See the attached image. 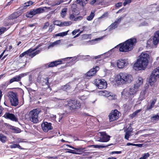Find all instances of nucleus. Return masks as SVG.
<instances>
[{
  "label": "nucleus",
  "mask_w": 159,
  "mask_h": 159,
  "mask_svg": "<svg viewBox=\"0 0 159 159\" xmlns=\"http://www.w3.org/2000/svg\"><path fill=\"white\" fill-rule=\"evenodd\" d=\"M149 57V55L146 52H142L134 65V69L136 70H144L148 65Z\"/></svg>",
  "instance_id": "obj_1"
},
{
  "label": "nucleus",
  "mask_w": 159,
  "mask_h": 159,
  "mask_svg": "<svg viewBox=\"0 0 159 159\" xmlns=\"http://www.w3.org/2000/svg\"><path fill=\"white\" fill-rule=\"evenodd\" d=\"M117 83L119 84L130 83L133 80L132 76L125 73H120L115 78Z\"/></svg>",
  "instance_id": "obj_2"
},
{
  "label": "nucleus",
  "mask_w": 159,
  "mask_h": 159,
  "mask_svg": "<svg viewBox=\"0 0 159 159\" xmlns=\"http://www.w3.org/2000/svg\"><path fill=\"white\" fill-rule=\"evenodd\" d=\"M136 43L135 38H132L128 39L125 43L120 44L119 50L122 52H126L133 49V46Z\"/></svg>",
  "instance_id": "obj_3"
},
{
  "label": "nucleus",
  "mask_w": 159,
  "mask_h": 159,
  "mask_svg": "<svg viewBox=\"0 0 159 159\" xmlns=\"http://www.w3.org/2000/svg\"><path fill=\"white\" fill-rule=\"evenodd\" d=\"M137 89L134 86H131L129 90L125 89L121 93L122 96L124 97L129 98V100H131L137 91Z\"/></svg>",
  "instance_id": "obj_4"
},
{
  "label": "nucleus",
  "mask_w": 159,
  "mask_h": 159,
  "mask_svg": "<svg viewBox=\"0 0 159 159\" xmlns=\"http://www.w3.org/2000/svg\"><path fill=\"white\" fill-rule=\"evenodd\" d=\"M40 112V110L39 108L34 109L30 111L29 115L30 120L34 123H38V115Z\"/></svg>",
  "instance_id": "obj_5"
},
{
  "label": "nucleus",
  "mask_w": 159,
  "mask_h": 159,
  "mask_svg": "<svg viewBox=\"0 0 159 159\" xmlns=\"http://www.w3.org/2000/svg\"><path fill=\"white\" fill-rule=\"evenodd\" d=\"M44 9H50V7H39L36 9L31 10L29 12H27L26 14V16L27 17L31 18L33 16L35 15L36 14L42 13L45 11V10Z\"/></svg>",
  "instance_id": "obj_6"
},
{
  "label": "nucleus",
  "mask_w": 159,
  "mask_h": 159,
  "mask_svg": "<svg viewBox=\"0 0 159 159\" xmlns=\"http://www.w3.org/2000/svg\"><path fill=\"white\" fill-rule=\"evenodd\" d=\"M37 48L34 49H33L31 48L29 49L21 54L19 56V57H22L24 56H25V57L27 58L28 56H29L31 58H33L37 54H39L40 52L39 50L35 51Z\"/></svg>",
  "instance_id": "obj_7"
},
{
  "label": "nucleus",
  "mask_w": 159,
  "mask_h": 159,
  "mask_svg": "<svg viewBox=\"0 0 159 159\" xmlns=\"http://www.w3.org/2000/svg\"><path fill=\"white\" fill-rule=\"evenodd\" d=\"M80 105V103L79 101L70 100L68 102L67 104H66V107L67 109L71 111L79 108Z\"/></svg>",
  "instance_id": "obj_8"
},
{
  "label": "nucleus",
  "mask_w": 159,
  "mask_h": 159,
  "mask_svg": "<svg viewBox=\"0 0 159 159\" xmlns=\"http://www.w3.org/2000/svg\"><path fill=\"white\" fill-rule=\"evenodd\" d=\"M159 79V66L155 69L153 71L149 79V83L151 85H152Z\"/></svg>",
  "instance_id": "obj_9"
},
{
  "label": "nucleus",
  "mask_w": 159,
  "mask_h": 159,
  "mask_svg": "<svg viewBox=\"0 0 159 159\" xmlns=\"http://www.w3.org/2000/svg\"><path fill=\"white\" fill-rule=\"evenodd\" d=\"M96 141L102 142H107L110 140V137L106 134L105 132L98 133L97 135Z\"/></svg>",
  "instance_id": "obj_10"
},
{
  "label": "nucleus",
  "mask_w": 159,
  "mask_h": 159,
  "mask_svg": "<svg viewBox=\"0 0 159 159\" xmlns=\"http://www.w3.org/2000/svg\"><path fill=\"white\" fill-rule=\"evenodd\" d=\"M9 99L12 106H16L18 105L19 100L16 93L11 92L9 94Z\"/></svg>",
  "instance_id": "obj_11"
},
{
  "label": "nucleus",
  "mask_w": 159,
  "mask_h": 159,
  "mask_svg": "<svg viewBox=\"0 0 159 159\" xmlns=\"http://www.w3.org/2000/svg\"><path fill=\"white\" fill-rule=\"evenodd\" d=\"M95 85L98 89H106L107 86V82L103 79L96 80Z\"/></svg>",
  "instance_id": "obj_12"
},
{
  "label": "nucleus",
  "mask_w": 159,
  "mask_h": 159,
  "mask_svg": "<svg viewBox=\"0 0 159 159\" xmlns=\"http://www.w3.org/2000/svg\"><path fill=\"white\" fill-rule=\"evenodd\" d=\"M119 112L116 109L112 111L109 115L110 121H112L117 119L119 117Z\"/></svg>",
  "instance_id": "obj_13"
},
{
  "label": "nucleus",
  "mask_w": 159,
  "mask_h": 159,
  "mask_svg": "<svg viewBox=\"0 0 159 159\" xmlns=\"http://www.w3.org/2000/svg\"><path fill=\"white\" fill-rule=\"evenodd\" d=\"M20 15L18 12H15L10 15L7 18L5 19L7 25L12 24L11 20L16 18L19 16Z\"/></svg>",
  "instance_id": "obj_14"
},
{
  "label": "nucleus",
  "mask_w": 159,
  "mask_h": 159,
  "mask_svg": "<svg viewBox=\"0 0 159 159\" xmlns=\"http://www.w3.org/2000/svg\"><path fill=\"white\" fill-rule=\"evenodd\" d=\"M116 64L119 68L122 69L126 66L128 64V62L127 60L120 59L117 60Z\"/></svg>",
  "instance_id": "obj_15"
},
{
  "label": "nucleus",
  "mask_w": 159,
  "mask_h": 159,
  "mask_svg": "<svg viewBox=\"0 0 159 159\" xmlns=\"http://www.w3.org/2000/svg\"><path fill=\"white\" fill-rule=\"evenodd\" d=\"M41 127L44 132H47L52 129V124L47 122H43L41 124Z\"/></svg>",
  "instance_id": "obj_16"
},
{
  "label": "nucleus",
  "mask_w": 159,
  "mask_h": 159,
  "mask_svg": "<svg viewBox=\"0 0 159 159\" xmlns=\"http://www.w3.org/2000/svg\"><path fill=\"white\" fill-rule=\"evenodd\" d=\"M3 117L5 118L9 119L12 121L16 122L18 120V118L16 117L13 114L9 112L6 113Z\"/></svg>",
  "instance_id": "obj_17"
},
{
  "label": "nucleus",
  "mask_w": 159,
  "mask_h": 159,
  "mask_svg": "<svg viewBox=\"0 0 159 159\" xmlns=\"http://www.w3.org/2000/svg\"><path fill=\"white\" fill-rule=\"evenodd\" d=\"M99 69V67L98 66H96L95 68L91 69L87 72L86 73V75L88 76H93L96 73Z\"/></svg>",
  "instance_id": "obj_18"
},
{
  "label": "nucleus",
  "mask_w": 159,
  "mask_h": 159,
  "mask_svg": "<svg viewBox=\"0 0 159 159\" xmlns=\"http://www.w3.org/2000/svg\"><path fill=\"white\" fill-rule=\"evenodd\" d=\"M123 18L122 17H120L115 21L109 27L110 29H114L116 28L122 19Z\"/></svg>",
  "instance_id": "obj_19"
},
{
  "label": "nucleus",
  "mask_w": 159,
  "mask_h": 159,
  "mask_svg": "<svg viewBox=\"0 0 159 159\" xmlns=\"http://www.w3.org/2000/svg\"><path fill=\"white\" fill-rule=\"evenodd\" d=\"M159 42V30L157 31L154 34L153 38V43L156 45Z\"/></svg>",
  "instance_id": "obj_20"
},
{
  "label": "nucleus",
  "mask_w": 159,
  "mask_h": 159,
  "mask_svg": "<svg viewBox=\"0 0 159 159\" xmlns=\"http://www.w3.org/2000/svg\"><path fill=\"white\" fill-rule=\"evenodd\" d=\"M76 15L74 13H72L70 15L69 18L71 20H73L75 21H77L81 20L83 18L82 16L76 17Z\"/></svg>",
  "instance_id": "obj_21"
},
{
  "label": "nucleus",
  "mask_w": 159,
  "mask_h": 159,
  "mask_svg": "<svg viewBox=\"0 0 159 159\" xmlns=\"http://www.w3.org/2000/svg\"><path fill=\"white\" fill-rule=\"evenodd\" d=\"M62 62L61 61H52L50 63L47 64V68H49L50 67H53L54 66H56L57 65L61 64Z\"/></svg>",
  "instance_id": "obj_22"
},
{
  "label": "nucleus",
  "mask_w": 159,
  "mask_h": 159,
  "mask_svg": "<svg viewBox=\"0 0 159 159\" xmlns=\"http://www.w3.org/2000/svg\"><path fill=\"white\" fill-rule=\"evenodd\" d=\"M143 83V79L141 77H139L137 80H136L135 83L134 84V86L136 88V89H138L139 88L142 84Z\"/></svg>",
  "instance_id": "obj_23"
},
{
  "label": "nucleus",
  "mask_w": 159,
  "mask_h": 159,
  "mask_svg": "<svg viewBox=\"0 0 159 159\" xmlns=\"http://www.w3.org/2000/svg\"><path fill=\"white\" fill-rule=\"evenodd\" d=\"M22 77V76L21 75H20L18 76H15L10 80L9 83L10 84H11L14 82L19 81H20V79Z\"/></svg>",
  "instance_id": "obj_24"
},
{
  "label": "nucleus",
  "mask_w": 159,
  "mask_h": 159,
  "mask_svg": "<svg viewBox=\"0 0 159 159\" xmlns=\"http://www.w3.org/2000/svg\"><path fill=\"white\" fill-rule=\"evenodd\" d=\"M10 128L12 130V132L14 133H19L21 131L20 129L14 126H11Z\"/></svg>",
  "instance_id": "obj_25"
},
{
  "label": "nucleus",
  "mask_w": 159,
  "mask_h": 159,
  "mask_svg": "<svg viewBox=\"0 0 159 159\" xmlns=\"http://www.w3.org/2000/svg\"><path fill=\"white\" fill-rule=\"evenodd\" d=\"M156 101V100L155 99L153 100L151 102L150 105H147V110H149L151 109L153 107L155 104V103Z\"/></svg>",
  "instance_id": "obj_26"
},
{
  "label": "nucleus",
  "mask_w": 159,
  "mask_h": 159,
  "mask_svg": "<svg viewBox=\"0 0 159 159\" xmlns=\"http://www.w3.org/2000/svg\"><path fill=\"white\" fill-rule=\"evenodd\" d=\"M111 93L106 90L101 91L99 92V94L104 96L108 97Z\"/></svg>",
  "instance_id": "obj_27"
},
{
  "label": "nucleus",
  "mask_w": 159,
  "mask_h": 159,
  "mask_svg": "<svg viewBox=\"0 0 159 159\" xmlns=\"http://www.w3.org/2000/svg\"><path fill=\"white\" fill-rule=\"evenodd\" d=\"M67 11V8H64L61 10V16L62 17L64 18L66 14Z\"/></svg>",
  "instance_id": "obj_28"
},
{
  "label": "nucleus",
  "mask_w": 159,
  "mask_h": 159,
  "mask_svg": "<svg viewBox=\"0 0 159 159\" xmlns=\"http://www.w3.org/2000/svg\"><path fill=\"white\" fill-rule=\"evenodd\" d=\"M61 42V40H59L51 43L48 47V48L49 49L53 47L54 46L59 44Z\"/></svg>",
  "instance_id": "obj_29"
},
{
  "label": "nucleus",
  "mask_w": 159,
  "mask_h": 159,
  "mask_svg": "<svg viewBox=\"0 0 159 159\" xmlns=\"http://www.w3.org/2000/svg\"><path fill=\"white\" fill-rule=\"evenodd\" d=\"M150 119L153 121H158L159 120V115L158 114L156 115L153 114L151 117Z\"/></svg>",
  "instance_id": "obj_30"
},
{
  "label": "nucleus",
  "mask_w": 159,
  "mask_h": 159,
  "mask_svg": "<svg viewBox=\"0 0 159 159\" xmlns=\"http://www.w3.org/2000/svg\"><path fill=\"white\" fill-rule=\"evenodd\" d=\"M145 90H142V91L140 93L139 96V99L140 100H142L145 98Z\"/></svg>",
  "instance_id": "obj_31"
},
{
  "label": "nucleus",
  "mask_w": 159,
  "mask_h": 159,
  "mask_svg": "<svg viewBox=\"0 0 159 159\" xmlns=\"http://www.w3.org/2000/svg\"><path fill=\"white\" fill-rule=\"evenodd\" d=\"M132 130L130 128L129 129V130L128 131L127 130L125 133V138L127 139L128 140L129 138V136L131 135V132H132Z\"/></svg>",
  "instance_id": "obj_32"
},
{
  "label": "nucleus",
  "mask_w": 159,
  "mask_h": 159,
  "mask_svg": "<svg viewBox=\"0 0 159 159\" xmlns=\"http://www.w3.org/2000/svg\"><path fill=\"white\" fill-rule=\"evenodd\" d=\"M80 57L82 58V59L84 60H85L86 61H89L91 59L93 58V57H90L89 55H87V56H84V55H81L80 56Z\"/></svg>",
  "instance_id": "obj_33"
},
{
  "label": "nucleus",
  "mask_w": 159,
  "mask_h": 159,
  "mask_svg": "<svg viewBox=\"0 0 159 159\" xmlns=\"http://www.w3.org/2000/svg\"><path fill=\"white\" fill-rule=\"evenodd\" d=\"M68 32V31H65L61 33H58L57 34H56L55 35V36H61V37H63L64 36H65L67 34Z\"/></svg>",
  "instance_id": "obj_34"
},
{
  "label": "nucleus",
  "mask_w": 159,
  "mask_h": 159,
  "mask_svg": "<svg viewBox=\"0 0 159 159\" xmlns=\"http://www.w3.org/2000/svg\"><path fill=\"white\" fill-rule=\"evenodd\" d=\"M111 145H112V144H111L109 145H108L106 146H101L100 145H92V146L94 148H106L108 146H109Z\"/></svg>",
  "instance_id": "obj_35"
},
{
  "label": "nucleus",
  "mask_w": 159,
  "mask_h": 159,
  "mask_svg": "<svg viewBox=\"0 0 159 159\" xmlns=\"http://www.w3.org/2000/svg\"><path fill=\"white\" fill-rule=\"evenodd\" d=\"M6 137L2 134H0V140L2 143H5L6 141Z\"/></svg>",
  "instance_id": "obj_36"
},
{
  "label": "nucleus",
  "mask_w": 159,
  "mask_h": 159,
  "mask_svg": "<svg viewBox=\"0 0 159 159\" xmlns=\"http://www.w3.org/2000/svg\"><path fill=\"white\" fill-rule=\"evenodd\" d=\"M10 147L11 148H18L19 149H23V148H22L21 147L19 144H13L10 146Z\"/></svg>",
  "instance_id": "obj_37"
},
{
  "label": "nucleus",
  "mask_w": 159,
  "mask_h": 159,
  "mask_svg": "<svg viewBox=\"0 0 159 159\" xmlns=\"http://www.w3.org/2000/svg\"><path fill=\"white\" fill-rule=\"evenodd\" d=\"M94 16V12H91L89 16H87L86 18L87 20H88L90 21L92 20Z\"/></svg>",
  "instance_id": "obj_38"
},
{
  "label": "nucleus",
  "mask_w": 159,
  "mask_h": 159,
  "mask_svg": "<svg viewBox=\"0 0 159 159\" xmlns=\"http://www.w3.org/2000/svg\"><path fill=\"white\" fill-rule=\"evenodd\" d=\"M71 24V21L64 22H61V26H68L70 25Z\"/></svg>",
  "instance_id": "obj_39"
},
{
  "label": "nucleus",
  "mask_w": 159,
  "mask_h": 159,
  "mask_svg": "<svg viewBox=\"0 0 159 159\" xmlns=\"http://www.w3.org/2000/svg\"><path fill=\"white\" fill-rule=\"evenodd\" d=\"M141 110V109H140L135 111L131 115V117L133 118L136 116L137 115L138 113L140 112Z\"/></svg>",
  "instance_id": "obj_40"
},
{
  "label": "nucleus",
  "mask_w": 159,
  "mask_h": 159,
  "mask_svg": "<svg viewBox=\"0 0 159 159\" xmlns=\"http://www.w3.org/2000/svg\"><path fill=\"white\" fill-rule=\"evenodd\" d=\"M33 2H32V1H30L27 2H26L24 3V6L25 7H28L32 5L33 4Z\"/></svg>",
  "instance_id": "obj_41"
},
{
  "label": "nucleus",
  "mask_w": 159,
  "mask_h": 159,
  "mask_svg": "<svg viewBox=\"0 0 159 159\" xmlns=\"http://www.w3.org/2000/svg\"><path fill=\"white\" fill-rule=\"evenodd\" d=\"M150 156V154L148 153H145L143 157H141L139 159H146Z\"/></svg>",
  "instance_id": "obj_42"
},
{
  "label": "nucleus",
  "mask_w": 159,
  "mask_h": 159,
  "mask_svg": "<svg viewBox=\"0 0 159 159\" xmlns=\"http://www.w3.org/2000/svg\"><path fill=\"white\" fill-rule=\"evenodd\" d=\"M66 150H68V151H66V152H68L70 153H71L73 154H79V153L77 152H75V151L74 150L69 149H66Z\"/></svg>",
  "instance_id": "obj_43"
},
{
  "label": "nucleus",
  "mask_w": 159,
  "mask_h": 159,
  "mask_svg": "<svg viewBox=\"0 0 159 159\" xmlns=\"http://www.w3.org/2000/svg\"><path fill=\"white\" fill-rule=\"evenodd\" d=\"M7 29L5 27H0V35L3 34L7 30Z\"/></svg>",
  "instance_id": "obj_44"
},
{
  "label": "nucleus",
  "mask_w": 159,
  "mask_h": 159,
  "mask_svg": "<svg viewBox=\"0 0 159 159\" xmlns=\"http://www.w3.org/2000/svg\"><path fill=\"white\" fill-rule=\"evenodd\" d=\"M127 146L132 145L133 146H138L139 147H141V144H135L130 143H128L126 144Z\"/></svg>",
  "instance_id": "obj_45"
},
{
  "label": "nucleus",
  "mask_w": 159,
  "mask_h": 159,
  "mask_svg": "<svg viewBox=\"0 0 159 159\" xmlns=\"http://www.w3.org/2000/svg\"><path fill=\"white\" fill-rule=\"evenodd\" d=\"M131 2V0H125L123 3V5L124 6H125L127 4L130 3Z\"/></svg>",
  "instance_id": "obj_46"
},
{
  "label": "nucleus",
  "mask_w": 159,
  "mask_h": 159,
  "mask_svg": "<svg viewBox=\"0 0 159 159\" xmlns=\"http://www.w3.org/2000/svg\"><path fill=\"white\" fill-rule=\"evenodd\" d=\"M49 25V23L48 22H46L45 23L43 27V29H46L47 27Z\"/></svg>",
  "instance_id": "obj_47"
},
{
  "label": "nucleus",
  "mask_w": 159,
  "mask_h": 159,
  "mask_svg": "<svg viewBox=\"0 0 159 159\" xmlns=\"http://www.w3.org/2000/svg\"><path fill=\"white\" fill-rule=\"evenodd\" d=\"M54 25H51L50 26L49 29H48V31L49 32H51L54 29Z\"/></svg>",
  "instance_id": "obj_48"
},
{
  "label": "nucleus",
  "mask_w": 159,
  "mask_h": 159,
  "mask_svg": "<svg viewBox=\"0 0 159 159\" xmlns=\"http://www.w3.org/2000/svg\"><path fill=\"white\" fill-rule=\"evenodd\" d=\"M88 0H82V2L81 3V6L84 7L87 3Z\"/></svg>",
  "instance_id": "obj_49"
},
{
  "label": "nucleus",
  "mask_w": 159,
  "mask_h": 159,
  "mask_svg": "<svg viewBox=\"0 0 159 159\" xmlns=\"http://www.w3.org/2000/svg\"><path fill=\"white\" fill-rule=\"evenodd\" d=\"M54 25H58L61 26V22L59 21L56 20L54 22Z\"/></svg>",
  "instance_id": "obj_50"
},
{
  "label": "nucleus",
  "mask_w": 159,
  "mask_h": 159,
  "mask_svg": "<svg viewBox=\"0 0 159 159\" xmlns=\"http://www.w3.org/2000/svg\"><path fill=\"white\" fill-rule=\"evenodd\" d=\"M107 97L109 100H112L114 99L115 98V95H111V93Z\"/></svg>",
  "instance_id": "obj_51"
},
{
  "label": "nucleus",
  "mask_w": 159,
  "mask_h": 159,
  "mask_svg": "<svg viewBox=\"0 0 159 159\" xmlns=\"http://www.w3.org/2000/svg\"><path fill=\"white\" fill-rule=\"evenodd\" d=\"M148 24L146 22H143L139 25V26L147 25Z\"/></svg>",
  "instance_id": "obj_52"
},
{
  "label": "nucleus",
  "mask_w": 159,
  "mask_h": 159,
  "mask_svg": "<svg viewBox=\"0 0 159 159\" xmlns=\"http://www.w3.org/2000/svg\"><path fill=\"white\" fill-rule=\"evenodd\" d=\"M73 149H75V150H77L78 151L80 152H82L83 149L81 148H76L74 147V148Z\"/></svg>",
  "instance_id": "obj_53"
},
{
  "label": "nucleus",
  "mask_w": 159,
  "mask_h": 159,
  "mask_svg": "<svg viewBox=\"0 0 159 159\" xmlns=\"http://www.w3.org/2000/svg\"><path fill=\"white\" fill-rule=\"evenodd\" d=\"M121 153V151H113L112 152H111V154H120Z\"/></svg>",
  "instance_id": "obj_54"
},
{
  "label": "nucleus",
  "mask_w": 159,
  "mask_h": 159,
  "mask_svg": "<svg viewBox=\"0 0 159 159\" xmlns=\"http://www.w3.org/2000/svg\"><path fill=\"white\" fill-rule=\"evenodd\" d=\"M122 5V3L121 2H118L116 5V7L117 8L121 6Z\"/></svg>",
  "instance_id": "obj_55"
},
{
  "label": "nucleus",
  "mask_w": 159,
  "mask_h": 159,
  "mask_svg": "<svg viewBox=\"0 0 159 159\" xmlns=\"http://www.w3.org/2000/svg\"><path fill=\"white\" fill-rule=\"evenodd\" d=\"M12 47L11 45H10L7 46L6 49V50L7 51H10V50L12 48Z\"/></svg>",
  "instance_id": "obj_56"
},
{
  "label": "nucleus",
  "mask_w": 159,
  "mask_h": 159,
  "mask_svg": "<svg viewBox=\"0 0 159 159\" xmlns=\"http://www.w3.org/2000/svg\"><path fill=\"white\" fill-rule=\"evenodd\" d=\"M108 16V12H106L105 13L103 14L100 17L101 18H103L105 17H107Z\"/></svg>",
  "instance_id": "obj_57"
},
{
  "label": "nucleus",
  "mask_w": 159,
  "mask_h": 159,
  "mask_svg": "<svg viewBox=\"0 0 159 159\" xmlns=\"http://www.w3.org/2000/svg\"><path fill=\"white\" fill-rule=\"evenodd\" d=\"M44 81L45 82V84L47 85H49L48 78H46V79H44Z\"/></svg>",
  "instance_id": "obj_58"
},
{
  "label": "nucleus",
  "mask_w": 159,
  "mask_h": 159,
  "mask_svg": "<svg viewBox=\"0 0 159 159\" xmlns=\"http://www.w3.org/2000/svg\"><path fill=\"white\" fill-rule=\"evenodd\" d=\"M79 30H75L73 31L72 34L73 35H75L79 31Z\"/></svg>",
  "instance_id": "obj_59"
},
{
  "label": "nucleus",
  "mask_w": 159,
  "mask_h": 159,
  "mask_svg": "<svg viewBox=\"0 0 159 159\" xmlns=\"http://www.w3.org/2000/svg\"><path fill=\"white\" fill-rule=\"evenodd\" d=\"M88 97L87 96H82L80 97V99L81 100H84L87 98Z\"/></svg>",
  "instance_id": "obj_60"
},
{
  "label": "nucleus",
  "mask_w": 159,
  "mask_h": 159,
  "mask_svg": "<svg viewBox=\"0 0 159 159\" xmlns=\"http://www.w3.org/2000/svg\"><path fill=\"white\" fill-rule=\"evenodd\" d=\"M101 55H98V56H95V57H93V58H92V59H98V58H100L101 57Z\"/></svg>",
  "instance_id": "obj_61"
},
{
  "label": "nucleus",
  "mask_w": 159,
  "mask_h": 159,
  "mask_svg": "<svg viewBox=\"0 0 159 159\" xmlns=\"http://www.w3.org/2000/svg\"><path fill=\"white\" fill-rule=\"evenodd\" d=\"M97 0H92L90 2L91 5H93L97 1Z\"/></svg>",
  "instance_id": "obj_62"
},
{
  "label": "nucleus",
  "mask_w": 159,
  "mask_h": 159,
  "mask_svg": "<svg viewBox=\"0 0 159 159\" xmlns=\"http://www.w3.org/2000/svg\"><path fill=\"white\" fill-rule=\"evenodd\" d=\"M62 2H61V0H60V1H58L57 2H55V5H59Z\"/></svg>",
  "instance_id": "obj_63"
},
{
  "label": "nucleus",
  "mask_w": 159,
  "mask_h": 159,
  "mask_svg": "<svg viewBox=\"0 0 159 159\" xmlns=\"http://www.w3.org/2000/svg\"><path fill=\"white\" fill-rule=\"evenodd\" d=\"M76 1L78 4H80L81 5V3L82 2V0H77Z\"/></svg>",
  "instance_id": "obj_64"
}]
</instances>
